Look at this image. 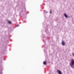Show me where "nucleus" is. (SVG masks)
I'll list each match as a JSON object with an SVG mask.
<instances>
[{
	"label": "nucleus",
	"instance_id": "f257e3e1",
	"mask_svg": "<svg viewBox=\"0 0 74 74\" xmlns=\"http://www.w3.org/2000/svg\"><path fill=\"white\" fill-rule=\"evenodd\" d=\"M70 66L73 69H74V60L72 59L71 62L70 63Z\"/></svg>",
	"mask_w": 74,
	"mask_h": 74
},
{
	"label": "nucleus",
	"instance_id": "f03ea898",
	"mask_svg": "<svg viewBox=\"0 0 74 74\" xmlns=\"http://www.w3.org/2000/svg\"><path fill=\"white\" fill-rule=\"evenodd\" d=\"M57 72L59 74H62V72L59 70H57Z\"/></svg>",
	"mask_w": 74,
	"mask_h": 74
},
{
	"label": "nucleus",
	"instance_id": "7ed1b4c3",
	"mask_svg": "<svg viewBox=\"0 0 74 74\" xmlns=\"http://www.w3.org/2000/svg\"><path fill=\"white\" fill-rule=\"evenodd\" d=\"M62 44L63 45H65V42L63 40L62 41Z\"/></svg>",
	"mask_w": 74,
	"mask_h": 74
},
{
	"label": "nucleus",
	"instance_id": "20e7f679",
	"mask_svg": "<svg viewBox=\"0 0 74 74\" xmlns=\"http://www.w3.org/2000/svg\"><path fill=\"white\" fill-rule=\"evenodd\" d=\"M64 16L66 18H67V17H68V16L67 15V14H64Z\"/></svg>",
	"mask_w": 74,
	"mask_h": 74
},
{
	"label": "nucleus",
	"instance_id": "39448f33",
	"mask_svg": "<svg viewBox=\"0 0 74 74\" xmlns=\"http://www.w3.org/2000/svg\"><path fill=\"white\" fill-rule=\"evenodd\" d=\"M8 23H9V24H10V25H11V21H8Z\"/></svg>",
	"mask_w": 74,
	"mask_h": 74
},
{
	"label": "nucleus",
	"instance_id": "423d86ee",
	"mask_svg": "<svg viewBox=\"0 0 74 74\" xmlns=\"http://www.w3.org/2000/svg\"><path fill=\"white\" fill-rule=\"evenodd\" d=\"M43 64L45 65H46V64H47V63L45 61H44L43 62Z\"/></svg>",
	"mask_w": 74,
	"mask_h": 74
},
{
	"label": "nucleus",
	"instance_id": "0eeeda50",
	"mask_svg": "<svg viewBox=\"0 0 74 74\" xmlns=\"http://www.w3.org/2000/svg\"><path fill=\"white\" fill-rule=\"evenodd\" d=\"M50 14H52V12H51V10H50Z\"/></svg>",
	"mask_w": 74,
	"mask_h": 74
},
{
	"label": "nucleus",
	"instance_id": "6e6552de",
	"mask_svg": "<svg viewBox=\"0 0 74 74\" xmlns=\"http://www.w3.org/2000/svg\"><path fill=\"white\" fill-rule=\"evenodd\" d=\"M73 56L74 57V53H73Z\"/></svg>",
	"mask_w": 74,
	"mask_h": 74
},
{
	"label": "nucleus",
	"instance_id": "1a4fd4ad",
	"mask_svg": "<svg viewBox=\"0 0 74 74\" xmlns=\"http://www.w3.org/2000/svg\"><path fill=\"white\" fill-rule=\"evenodd\" d=\"M18 26H19V25H18L17 26V27H18Z\"/></svg>",
	"mask_w": 74,
	"mask_h": 74
}]
</instances>
